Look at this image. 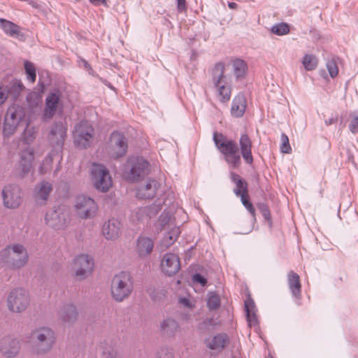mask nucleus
<instances>
[{
	"label": "nucleus",
	"mask_w": 358,
	"mask_h": 358,
	"mask_svg": "<svg viewBox=\"0 0 358 358\" xmlns=\"http://www.w3.org/2000/svg\"><path fill=\"white\" fill-rule=\"evenodd\" d=\"M29 255L24 245L14 243L0 252V262L9 268L20 269L28 262Z\"/></svg>",
	"instance_id": "2"
},
{
	"label": "nucleus",
	"mask_w": 358,
	"mask_h": 358,
	"mask_svg": "<svg viewBox=\"0 0 358 358\" xmlns=\"http://www.w3.org/2000/svg\"><path fill=\"white\" fill-rule=\"evenodd\" d=\"M272 32L278 36L285 35L289 33V27L286 23H280L272 27Z\"/></svg>",
	"instance_id": "41"
},
{
	"label": "nucleus",
	"mask_w": 358,
	"mask_h": 358,
	"mask_svg": "<svg viewBox=\"0 0 358 358\" xmlns=\"http://www.w3.org/2000/svg\"><path fill=\"white\" fill-rule=\"evenodd\" d=\"M280 150L282 152L287 154L290 153L292 151L288 136L285 134H282L281 135Z\"/></svg>",
	"instance_id": "43"
},
{
	"label": "nucleus",
	"mask_w": 358,
	"mask_h": 358,
	"mask_svg": "<svg viewBox=\"0 0 358 358\" xmlns=\"http://www.w3.org/2000/svg\"><path fill=\"white\" fill-rule=\"evenodd\" d=\"M0 27L4 33L10 36H17L20 33V27L11 21L0 18Z\"/></svg>",
	"instance_id": "32"
},
{
	"label": "nucleus",
	"mask_w": 358,
	"mask_h": 358,
	"mask_svg": "<svg viewBox=\"0 0 358 358\" xmlns=\"http://www.w3.org/2000/svg\"><path fill=\"white\" fill-rule=\"evenodd\" d=\"M287 283L292 295L299 299L301 296V284L299 275L291 271L287 274Z\"/></svg>",
	"instance_id": "27"
},
{
	"label": "nucleus",
	"mask_w": 358,
	"mask_h": 358,
	"mask_svg": "<svg viewBox=\"0 0 358 358\" xmlns=\"http://www.w3.org/2000/svg\"><path fill=\"white\" fill-rule=\"evenodd\" d=\"M18 126V124L16 123L14 120H12L10 118L5 116L4 119V126L3 132L5 136H10L13 134Z\"/></svg>",
	"instance_id": "37"
},
{
	"label": "nucleus",
	"mask_w": 358,
	"mask_h": 358,
	"mask_svg": "<svg viewBox=\"0 0 358 358\" xmlns=\"http://www.w3.org/2000/svg\"><path fill=\"white\" fill-rule=\"evenodd\" d=\"M240 152L245 162L248 164L253 163V157L252 153V142L247 134H242L238 140Z\"/></svg>",
	"instance_id": "21"
},
{
	"label": "nucleus",
	"mask_w": 358,
	"mask_h": 358,
	"mask_svg": "<svg viewBox=\"0 0 358 358\" xmlns=\"http://www.w3.org/2000/svg\"><path fill=\"white\" fill-rule=\"evenodd\" d=\"M154 248V241L147 236H139L136 241V252L141 257H148Z\"/></svg>",
	"instance_id": "24"
},
{
	"label": "nucleus",
	"mask_w": 358,
	"mask_h": 358,
	"mask_svg": "<svg viewBox=\"0 0 358 358\" xmlns=\"http://www.w3.org/2000/svg\"><path fill=\"white\" fill-rule=\"evenodd\" d=\"M158 210L159 207H155L153 210L150 207L138 208L132 212L131 220L133 222H143L152 215H155Z\"/></svg>",
	"instance_id": "28"
},
{
	"label": "nucleus",
	"mask_w": 358,
	"mask_h": 358,
	"mask_svg": "<svg viewBox=\"0 0 358 358\" xmlns=\"http://www.w3.org/2000/svg\"><path fill=\"white\" fill-rule=\"evenodd\" d=\"M121 223L117 220L112 219L105 222L102 227V234L108 240L114 241L121 234Z\"/></svg>",
	"instance_id": "20"
},
{
	"label": "nucleus",
	"mask_w": 358,
	"mask_h": 358,
	"mask_svg": "<svg viewBox=\"0 0 358 358\" xmlns=\"http://www.w3.org/2000/svg\"><path fill=\"white\" fill-rule=\"evenodd\" d=\"M62 320L65 323H72L77 320L78 313L76 307L69 305L64 307L60 313Z\"/></svg>",
	"instance_id": "34"
},
{
	"label": "nucleus",
	"mask_w": 358,
	"mask_h": 358,
	"mask_svg": "<svg viewBox=\"0 0 358 358\" xmlns=\"http://www.w3.org/2000/svg\"><path fill=\"white\" fill-rule=\"evenodd\" d=\"M245 100L243 96L238 95L233 100L231 112L234 117H241L245 110Z\"/></svg>",
	"instance_id": "31"
},
{
	"label": "nucleus",
	"mask_w": 358,
	"mask_h": 358,
	"mask_svg": "<svg viewBox=\"0 0 358 358\" xmlns=\"http://www.w3.org/2000/svg\"><path fill=\"white\" fill-rule=\"evenodd\" d=\"M34 159L33 148H27L21 152L18 169L23 175L28 173L32 169Z\"/></svg>",
	"instance_id": "22"
},
{
	"label": "nucleus",
	"mask_w": 358,
	"mask_h": 358,
	"mask_svg": "<svg viewBox=\"0 0 358 358\" xmlns=\"http://www.w3.org/2000/svg\"><path fill=\"white\" fill-rule=\"evenodd\" d=\"M327 68L329 71V75L334 78L336 77L338 73V68L334 61H330L327 64Z\"/></svg>",
	"instance_id": "47"
},
{
	"label": "nucleus",
	"mask_w": 358,
	"mask_h": 358,
	"mask_svg": "<svg viewBox=\"0 0 358 358\" xmlns=\"http://www.w3.org/2000/svg\"><path fill=\"white\" fill-rule=\"evenodd\" d=\"M220 305V300L219 296L215 293H210L207 301L208 308L215 310L219 308Z\"/></svg>",
	"instance_id": "40"
},
{
	"label": "nucleus",
	"mask_w": 358,
	"mask_h": 358,
	"mask_svg": "<svg viewBox=\"0 0 358 358\" xmlns=\"http://www.w3.org/2000/svg\"><path fill=\"white\" fill-rule=\"evenodd\" d=\"M349 129L352 134L358 133V112L352 115Z\"/></svg>",
	"instance_id": "46"
},
{
	"label": "nucleus",
	"mask_w": 358,
	"mask_h": 358,
	"mask_svg": "<svg viewBox=\"0 0 358 358\" xmlns=\"http://www.w3.org/2000/svg\"><path fill=\"white\" fill-rule=\"evenodd\" d=\"M204 343L210 350L218 353L229 343V339L226 334H217L206 338Z\"/></svg>",
	"instance_id": "16"
},
{
	"label": "nucleus",
	"mask_w": 358,
	"mask_h": 358,
	"mask_svg": "<svg viewBox=\"0 0 358 358\" xmlns=\"http://www.w3.org/2000/svg\"><path fill=\"white\" fill-rule=\"evenodd\" d=\"M245 309L247 315V320L249 323V325H256L257 324L256 306L254 301L250 297L248 298L245 301Z\"/></svg>",
	"instance_id": "30"
},
{
	"label": "nucleus",
	"mask_w": 358,
	"mask_h": 358,
	"mask_svg": "<svg viewBox=\"0 0 358 358\" xmlns=\"http://www.w3.org/2000/svg\"><path fill=\"white\" fill-rule=\"evenodd\" d=\"M158 225L162 229L169 228L170 230L164 235L160 243L162 250H165L172 245L178 239L180 231L171 221V216L168 214L162 215L158 220Z\"/></svg>",
	"instance_id": "8"
},
{
	"label": "nucleus",
	"mask_w": 358,
	"mask_h": 358,
	"mask_svg": "<svg viewBox=\"0 0 358 358\" xmlns=\"http://www.w3.org/2000/svg\"><path fill=\"white\" fill-rule=\"evenodd\" d=\"M24 69L27 75V80L34 83L36 81V68L33 63L26 61L24 62Z\"/></svg>",
	"instance_id": "39"
},
{
	"label": "nucleus",
	"mask_w": 358,
	"mask_h": 358,
	"mask_svg": "<svg viewBox=\"0 0 358 358\" xmlns=\"http://www.w3.org/2000/svg\"><path fill=\"white\" fill-rule=\"evenodd\" d=\"M178 1V8L179 10H183L185 8V0H177Z\"/></svg>",
	"instance_id": "54"
},
{
	"label": "nucleus",
	"mask_w": 358,
	"mask_h": 358,
	"mask_svg": "<svg viewBox=\"0 0 358 358\" xmlns=\"http://www.w3.org/2000/svg\"><path fill=\"white\" fill-rule=\"evenodd\" d=\"M31 338L36 342L33 352L36 355H44L50 352L55 342V334L49 327H43L36 329L31 334Z\"/></svg>",
	"instance_id": "5"
},
{
	"label": "nucleus",
	"mask_w": 358,
	"mask_h": 358,
	"mask_svg": "<svg viewBox=\"0 0 358 358\" xmlns=\"http://www.w3.org/2000/svg\"><path fill=\"white\" fill-rule=\"evenodd\" d=\"M229 7L231 9H234L237 8V4L235 2L229 3Z\"/></svg>",
	"instance_id": "55"
},
{
	"label": "nucleus",
	"mask_w": 358,
	"mask_h": 358,
	"mask_svg": "<svg viewBox=\"0 0 358 358\" xmlns=\"http://www.w3.org/2000/svg\"><path fill=\"white\" fill-rule=\"evenodd\" d=\"M212 80L219 100L222 103H227L231 99L232 88L227 80L224 63L217 62L214 65Z\"/></svg>",
	"instance_id": "3"
},
{
	"label": "nucleus",
	"mask_w": 358,
	"mask_h": 358,
	"mask_svg": "<svg viewBox=\"0 0 358 358\" xmlns=\"http://www.w3.org/2000/svg\"><path fill=\"white\" fill-rule=\"evenodd\" d=\"M213 141L227 165L232 169L239 168L241 164V158L236 141L227 138L222 134L218 132L214 133Z\"/></svg>",
	"instance_id": "1"
},
{
	"label": "nucleus",
	"mask_w": 358,
	"mask_h": 358,
	"mask_svg": "<svg viewBox=\"0 0 358 358\" xmlns=\"http://www.w3.org/2000/svg\"><path fill=\"white\" fill-rule=\"evenodd\" d=\"M228 66L231 67L232 72L236 79H242L245 77L248 72V64L245 61L240 58L231 59L228 62Z\"/></svg>",
	"instance_id": "26"
},
{
	"label": "nucleus",
	"mask_w": 358,
	"mask_h": 358,
	"mask_svg": "<svg viewBox=\"0 0 358 358\" xmlns=\"http://www.w3.org/2000/svg\"><path fill=\"white\" fill-rule=\"evenodd\" d=\"M159 187V183L156 180H149L141 184L137 189L136 196L141 199L154 198Z\"/></svg>",
	"instance_id": "19"
},
{
	"label": "nucleus",
	"mask_w": 358,
	"mask_h": 358,
	"mask_svg": "<svg viewBox=\"0 0 358 358\" xmlns=\"http://www.w3.org/2000/svg\"><path fill=\"white\" fill-rule=\"evenodd\" d=\"M178 327L177 323L175 320L171 319H167L163 321L161 324V328L162 330L166 332H173Z\"/></svg>",
	"instance_id": "42"
},
{
	"label": "nucleus",
	"mask_w": 358,
	"mask_h": 358,
	"mask_svg": "<svg viewBox=\"0 0 358 358\" xmlns=\"http://www.w3.org/2000/svg\"><path fill=\"white\" fill-rule=\"evenodd\" d=\"M231 179L236 185L234 192L237 196L242 198L243 195L245 196L248 194V183L246 181L243 180L239 175L235 173H231Z\"/></svg>",
	"instance_id": "29"
},
{
	"label": "nucleus",
	"mask_w": 358,
	"mask_h": 358,
	"mask_svg": "<svg viewBox=\"0 0 358 358\" xmlns=\"http://www.w3.org/2000/svg\"><path fill=\"white\" fill-rule=\"evenodd\" d=\"M173 357L172 352L166 348L161 349L157 352V358H173Z\"/></svg>",
	"instance_id": "49"
},
{
	"label": "nucleus",
	"mask_w": 358,
	"mask_h": 358,
	"mask_svg": "<svg viewBox=\"0 0 358 358\" xmlns=\"http://www.w3.org/2000/svg\"><path fill=\"white\" fill-rule=\"evenodd\" d=\"M19 87L21 88L23 87L22 84V83H19Z\"/></svg>",
	"instance_id": "57"
},
{
	"label": "nucleus",
	"mask_w": 358,
	"mask_h": 358,
	"mask_svg": "<svg viewBox=\"0 0 358 358\" xmlns=\"http://www.w3.org/2000/svg\"><path fill=\"white\" fill-rule=\"evenodd\" d=\"M179 302L187 308H192L193 306L190 299L186 297L180 298Z\"/></svg>",
	"instance_id": "52"
},
{
	"label": "nucleus",
	"mask_w": 358,
	"mask_h": 358,
	"mask_svg": "<svg viewBox=\"0 0 358 358\" xmlns=\"http://www.w3.org/2000/svg\"><path fill=\"white\" fill-rule=\"evenodd\" d=\"M57 155H59L58 152L52 151L45 158L39 168L41 174H45L51 170L53 158Z\"/></svg>",
	"instance_id": "36"
},
{
	"label": "nucleus",
	"mask_w": 358,
	"mask_h": 358,
	"mask_svg": "<svg viewBox=\"0 0 358 358\" xmlns=\"http://www.w3.org/2000/svg\"><path fill=\"white\" fill-rule=\"evenodd\" d=\"M90 180L95 189L106 192L113 186L112 177L105 166L94 163L90 172Z\"/></svg>",
	"instance_id": "6"
},
{
	"label": "nucleus",
	"mask_w": 358,
	"mask_h": 358,
	"mask_svg": "<svg viewBox=\"0 0 358 358\" xmlns=\"http://www.w3.org/2000/svg\"><path fill=\"white\" fill-rule=\"evenodd\" d=\"M102 358H116L117 351L111 346H102Z\"/></svg>",
	"instance_id": "45"
},
{
	"label": "nucleus",
	"mask_w": 358,
	"mask_h": 358,
	"mask_svg": "<svg viewBox=\"0 0 358 358\" xmlns=\"http://www.w3.org/2000/svg\"><path fill=\"white\" fill-rule=\"evenodd\" d=\"M4 206L8 208H16L22 202L21 190L15 185L6 186L3 190Z\"/></svg>",
	"instance_id": "14"
},
{
	"label": "nucleus",
	"mask_w": 358,
	"mask_h": 358,
	"mask_svg": "<svg viewBox=\"0 0 358 358\" xmlns=\"http://www.w3.org/2000/svg\"><path fill=\"white\" fill-rule=\"evenodd\" d=\"M302 63L307 71H313L317 66V59L313 55H306L303 57Z\"/></svg>",
	"instance_id": "38"
},
{
	"label": "nucleus",
	"mask_w": 358,
	"mask_h": 358,
	"mask_svg": "<svg viewBox=\"0 0 358 358\" xmlns=\"http://www.w3.org/2000/svg\"><path fill=\"white\" fill-rule=\"evenodd\" d=\"M20 348V341L16 338L6 337L0 341V352L6 357L10 358L16 356Z\"/></svg>",
	"instance_id": "17"
},
{
	"label": "nucleus",
	"mask_w": 358,
	"mask_h": 358,
	"mask_svg": "<svg viewBox=\"0 0 358 358\" xmlns=\"http://www.w3.org/2000/svg\"><path fill=\"white\" fill-rule=\"evenodd\" d=\"M52 188L50 183L42 182L36 187V199L38 202H43L47 200Z\"/></svg>",
	"instance_id": "33"
},
{
	"label": "nucleus",
	"mask_w": 358,
	"mask_h": 358,
	"mask_svg": "<svg viewBox=\"0 0 358 358\" xmlns=\"http://www.w3.org/2000/svg\"><path fill=\"white\" fill-rule=\"evenodd\" d=\"M8 98V91L1 87L0 88V106L2 105Z\"/></svg>",
	"instance_id": "51"
},
{
	"label": "nucleus",
	"mask_w": 358,
	"mask_h": 358,
	"mask_svg": "<svg viewBox=\"0 0 358 358\" xmlns=\"http://www.w3.org/2000/svg\"><path fill=\"white\" fill-rule=\"evenodd\" d=\"M192 280L194 282L199 283L202 286H205L207 283L206 279L200 274H195L192 278Z\"/></svg>",
	"instance_id": "50"
},
{
	"label": "nucleus",
	"mask_w": 358,
	"mask_h": 358,
	"mask_svg": "<svg viewBox=\"0 0 358 358\" xmlns=\"http://www.w3.org/2000/svg\"><path fill=\"white\" fill-rule=\"evenodd\" d=\"M131 164L130 173L127 176L130 180H135L141 176L148 174L149 171L150 164L143 159H136L131 161Z\"/></svg>",
	"instance_id": "18"
},
{
	"label": "nucleus",
	"mask_w": 358,
	"mask_h": 358,
	"mask_svg": "<svg viewBox=\"0 0 358 358\" xmlns=\"http://www.w3.org/2000/svg\"><path fill=\"white\" fill-rule=\"evenodd\" d=\"M134 288L132 278L129 273L121 271L112 279L110 292L112 297L117 301H122L129 297Z\"/></svg>",
	"instance_id": "4"
},
{
	"label": "nucleus",
	"mask_w": 358,
	"mask_h": 358,
	"mask_svg": "<svg viewBox=\"0 0 358 358\" xmlns=\"http://www.w3.org/2000/svg\"><path fill=\"white\" fill-rule=\"evenodd\" d=\"M46 224L54 229L64 228L66 224V216L58 210H51L45 215Z\"/></svg>",
	"instance_id": "23"
},
{
	"label": "nucleus",
	"mask_w": 358,
	"mask_h": 358,
	"mask_svg": "<svg viewBox=\"0 0 358 358\" xmlns=\"http://www.w3.org/2000/svg\"><path fill=\"white\" fill-rule=\"evenodd\" d=\"M260 211L263 217L269 222H271V213L268 207L266 205L262 204L260 207Z\"/></svg>",
	"instance_id": "48"
},
{
	"label": "nucleus",
	"mask_w": 358,
	"mask_h": 358,
	"mask_svg": "<svg viewBox=\"0 0 358 358\" xmlns=\"http://www.w3.org/2000/svg\"><path fill=\"white\" fill-rule=\"evenodd\" d=\"M29 293L21 288L13 289L7 298V307L13 313H20L24 312L29 307Z\"/></svg>",
	"instance_id": "7"
},
{
	"label": "nucleus",
	"mask_w": 358,
	"mask_h": 358,
	"mask_svg": "<svg viewBox=\"0 0 358 358\" xmlns=\"http://www.w3.org/2000/svg\"><path fill=\"white\" fill-rule=\"evenodd\" d=\"M74 208L76 215L82 219L94 217L98 210V206L94 199L85 195L76 198Z\"/></svg>",
	"instance_id": "9"
},
{
	"label": "nucleus",
	"mask_w": 358,
	"mask_h": 358,
	"mask_svg": "<svg viewBox=\"0 0 358 358\" xmlns=\"http://www.w3.org/2000/svg\"><path fill=\"white\" fill-rule=\"evenodd\" d=\"M66 128L62 124H56L51 129L49 136L50 143L53 146L61 148L65 140Z\"/></svg>",
	"instance_id": "25"
},
{
	"label": "nucleus",
	"mask_w": 358,
	"mask_h": 358,
	"mask_svg": "<svg viewBox=\"0 0 358 358\" xmlns=\"http://www.w3.org/2000/svg\"><path fill=\"white\" fill-rule=\"evenodd\" d=\"M91 3L94 6H99L100 4L106 5V0H89Z\"/></svg>",
	"instance_id": "53"
},
{
	"label": "nucleus",
	"mask_w": 358,
	"mask_h": 358,
	"mask_svg": "<svg viewBox=\"0 0 358 358\" xmlns=\"http://www.w3.org/2000/svg\"><path fill=\"white\" fill-rule=\"evenodd\" d=\"M93 268V259L87 255H79L74 260L75 275L78 280H83L90 275Z\"/></svg>",
	"instance_id": "12"
},
{
	"label": "nucleus",
	"mask_w": 358,
	"mask_h": 358,
	"mask_svg": "<svg viewBox=\"0 0 358 358\" xmlns=\"http://www.w3.org/2000/svg\"><path fill=\"white\" fill-rule=\"evenodd\" d=\"M29 3L33 6V7H35V8H38V6L36 3L33 2V1H30Z\"/></svg>",
	"instance_id": "56"
},
{
	"label": "nucleus",
	"mask_w": 358,
	"mask_h": 358,
	"mask_svg": "<svg viewBox=\"0 0 358 358\" xmlns=\"http://www.w3.org/2000/svg\"><path fill=\"white\" fill-rule=\"evenodd\" d=\"M160 269L166 275H176L180 269V258L173 252L164 254L160 262Z\"/></svg>",
	"instance_id": "13"
},
{
	"label": "nucleus",
	"mask_w": 358,
	"mask_h": 358,
	"mask_svg": "<svg viewBox=\"0 0 358 358\" xmlns=\"http://www.w3.org/2000/svg\"><path fill=\"white\" fill-rule=\"evenodd\" d=\"M108 146L111 157L117 159L125 155L127 150V141L122 133L115 131L110 135Z\"/></svg>",
	"instance_id": "11"
},
{
	"label": "nucleus",
	"mask_w": 358,
	"mask_h": 358,
	"mask_svg": "<svg viewBox=\"0 0 358 358\" xmlns=\"http://www.w3.org/2000/svg\"><path fill=\"white\" fill-rule=\"evenodd\" d=\"M7 117L14 120L19 124V122L24 117V108L20 106L13 105L8 108L6 115Z\"/></svg>",
	"instance_id": "35"
},
{
	"label": "nucleus",
	"mask_w": 358,
	"mask_h": 358,
	"mask_svg": "<svg viewBox=\"0 0 358 358\" xmlns=\"http://www.w3.org/2000/svg\"><path fill=\"white\" fill-rule=\"evenodd\" d=\"M241 201L244 207L250 212L253 217H255V209L252 203L249 200V194L242 196Z\"/></svg>",
	"instance_id": "44"
},
{
	"label": "nucleus",
	"mask_w": 358,
	"mask_h": 358,
	"mask_svg": "<svg viewBox=\"0 0 358 358\" xmlns=\"http://www.w3.org/2000/svg\"><path fill=\"white\" fill-rule=\"evenodd\" d=\"M94 131L92 126L87 121L78 124L73 131L75 143L80 148H87L94 141Z\"/></svg>",
	"instance_id": "10"
},
{
	"label": "nucleus",
	"mask_w": 358,
	"mask_h": 358,
	"mask_svg": "<svg viewBox=\"0 0 358 358\" xmlns=\"http://www.w3.org/2000/svg\"><path fill=\"white\" fill-rule=\"evenodd\" d=\"M59 100L60 92L59 91L51 92L48 95L43 110L44 119L50 120L55 115L60 103Z\"/></svg>",
	"instance_id": "15"
}]
</instances>
